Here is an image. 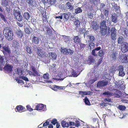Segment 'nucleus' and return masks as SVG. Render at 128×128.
<instances>
[{"label": "nucleus", "mask_w": 128, "mask_h": 128, "mask_svg": "<svg viewBox=\"0 0 128 128\" xmlns=\"http://www.w3.org/2000/svg\"><path fill=\"white\" fill-rule=\"evenodd\" d=\"M5 36L6 39L8 40H11L13 39V34L12 29L9 27H6L4 30Z\"/></svg>", "instance_id": "f257e3e1"}, {"label": "nucleus", "mask_w": 128, "mask_h": 128, "mask_svg": "<svg viewBox=\"0 0 128 128\" xmlns=\"http://www.w3.org/2000/svg\"><path fill=\"white\" fill-rule=\"evenodd\" d=\"M100 24V33L102 35L105 36L106 34L107 28L106 25V21L104 20L101 21Z\"/></svg>", "instance_id": "f03ea898"}, {"label": "nucleus", "mask_w": 128, "mask_h": 128, "mask_svg": "<svg viewBox=\"0 0 128 128\" xmlns=\"http://www.w3.org/2000/svg\"><path fill=\"white\" fill-rule=\"evenodd\" d=\"M48 57V58L47 56L45 58V62L47 63H49L50 62V60L51 59L52 60H56L57 55L54 52H49L47 54Z\"/></svg>", "instance_id": "7ed1b4c3"}, {"label": "nucleus", "mask_w": 128, "mask_h": 128, "mask_svg": "<svg viewBox=\"0 0 128 128\" xmlns=\"http://www.w3.org/2000/svg\"><path fill=\"white\" fill-rule=\"evenodd\" d=\"M108 31H107L106 34H110V32H111V39L113 40H115L116 39V30L115 28H111V31H110V28L109 27L107 28Z\"/></svg>", "instance_id": "20e7f679"}, {"label": "nucleus", "mask_w": 128, "mask_h": 128, "mask_svg": "<svg viewBox=\"0 0 128 128\" xmlns=\"http://www.w3.org/2000/svg\"><path fill=\"white\" fill-rule=\"evenodd\" d=\"M13 14L15 19L16 20L20 22L22 20V17L21 15V12L19 10H14L13 12Z\"/></svg>", "instance_id": "39448f33"}, {"label": "nucleus", "mask_w": 128, "mask_h": 128, "mask_svg": "<svg viewBox=\"0 0 128 128\" xmlns=\"http://www.w3.org/2000/svg\"><path fill=\"white\" fill-rule=\"evenodd\" d=\"M108 83V81L106 80L99 81L96 84V87L101 89L103 87L107 86Z\"/></svg>", "instance_id": "423d86ee"}, {"label": "nucleus", "mask_w": 128, "mask_h": 128, "mask_svg": "<svg viewBox=\"0 0 128 128\" xmlns=\"http://www.w3.org/2000/svg\"><path fill=\"white\" fill-rule=\"evenodd\" d=\"M60 51L62 53L65 55H72L74 53V51L70 49L67 48L64 49L61 48Z\"/></svg>", "instance_id": "0eeeda50"}, {"label": "nucleus", "mask_w": 128, "mask_h": 128, "mask_svg": "<svg viewBox=\"0 0 128 128\" xmlns=\"http://www.w3.org/2000/svg\"><path fill=\"white\" fill-rule=\"evenodd\" d=\"M121 50L123 53H125L128 51V44L126 42H123L121 46Z\"/></svg>", "instance_id": "6e6552de"}, {"label": "nucleus", "mask_w": 128, "mask_h": 128, "mask_svg": "<svg viewBox=\"0 0 128 128\" xmlns=\"http://www.w3.org/2000/svg\"><path fill=\"white\" fill-rule=\"evenodd\" d=\"M31 68L32 72L30 70H28V73L31 76H38L39 75L38 73L36 68L33 66H32Z\"/></svg>", "instance_id": "1a4fd4ad"}, {"label": "nucleus", "mask_w": 128, "mask_h": 128, "mask_svg": "<svg viewBox=\"0 0 128 128\" xmlns=\"http://www.w3.org/2000/svg\"><path fill=\"white\" fill-rule=\"evenodd\" d=\"M2 52L4 55L10 56L11 53V50L8 46H4L2 47Z\"/></svg>", "instance_id": "9d476101"}, {"label": "nucleus", "mask_w": 128, "mask_h": 128, "mask_svg": "<svg viewBox=\"0 0 128 128\" xmlns=\"http://www.w3.org/2000/svg\"><path fill=\"white\" fill-rule=\"evenodd\" d=\"M34 110H42V111H44L46 110V106H44V105L42 104H39L36 106V109Z\"/></svg>", "instance_id": "9b49d317"}, {"label": "nucleus", "mask_w": 128, "mask_h": 128, "mask_svg": "<svg viewBox=\"0 0 128 128\" xmlns=\"http://www.w3.org/2000/svg\"><path fill=\"white\" fill-rule=\"evenodd\" d=\"M15 33L17 37L20 38H22V37L24 35L23 32L22 31L20 28L16 30Z\"/></svg>", "instance_id": "f8f14e48"}, {"label": "nucleus", "mask_w": 128, "mask_h": 128, "mask_svg": "<svg viewBox=\"0 0 128 128\" xmlns=\"http://www.w3.org/2000/svg\"><path fill=\"white\" fill-rule=\"evenodd\" d=\"M15 110L16 112H21L26 111V109L24 107L20 105L16 107L15 108Z\"/></svg>", "instance_id": "ddd939ff"}, {"label": "nucleus", "mask_w": 128, "mask_h": 128, "mask_svg": "<svg viewBox=\"0 0 128 128\" xmlns=\"http://www.w3.org/2000/svg\"><path fill=\"white\" fill-rule=\"evenodd\" d=\"M120 58L122 62L125 63H127L128 62V60L127 56L124 54H122L120 56Z\"/></svg>", "instance_id": "4468645a"}, {"label": "nucleus", "mask_w": 128, "mask_h": 128, "mask_svg": "<svg viewBox=\"0 0 128 128\" xmlns=\"http://www.w3.org/2000/svg\"><path fill=\"white\" fill-rule=\"evenodd\" d=\"M12 65H10L8 64H7L6 65L4 69L5 71L8 72H10L12 71Z\"/></svg>", "instance_id": "2eb2a0df"}, {"label": "nucleus", "mask_w": 128, "mask_h": 128, "mask_svg": "<svg viewBox=\"0 0 128 128\" xmlns=\"http://www.w3.org/2000/svg\"><path fill=\"white\" fill-rule=\"evenodd\" d=\"M102 94V95L108 98H109L113 96L114 95L113 94V92L108 91L104 92Z\"/></svg>", "instance_id": "dca6fc26"}, {"label": "nucleus", "mask_w": 128, "mask_h": 128, "mask_svg": "<svg viewBox=\"0 0 128 128\" xmlns=\"http://www.w3.org/2000/svg\"><path fill=\"white\" fill-rule=\"evenodd\" d=\"M91 27L94 30L96 31L98 28L99 26L97 23L94 21H93L92 23V25Z\"/></svg>", "instance_id": "f3484780"}, {"label": "nucleus", "mask_w": 128, "mask_h": 128, "mask_svg": "<svg viewBox=\"0 0 128 128\" xmlns=\"http://www.w3.org/2000/svg\"><path fill=\"white\" fill-rule=\"evenodd\" d=\"M66 9L70 11L73 10H74V6L70 2H68L66 4Z\"/></svg>", "instance_id": "a211bd4d"}, {"label": "nucleus", "mask_w": 128, "mask_h": 128, "mask_svg": "<svg viewBox=\"0 0 128 128\" xmlns=\"http://www.w3.org/2000/svg\"><path fill=\"white\" fill-rule=\"evenodd\" d=\"M101 49V47L100 46L97 47L95 48L94 49L92 50V51L91 53L92 55L94 56H97V54H96V51H98Z\"/></svg>", "instance_id": "6ab92c4d"}, {"label": "nucleus", "mask_w": 128, "mask_h": 128, "mask_svg": "<svg viewBox=\"0 0 128 128\" xmlns=\"http://www.w3.org/2000/svg\"><path fill=\"white\" fill-rule=\"evenodd\" d=\"M99 51L98 52V55L101 57L103 58L105 53V50L104 49H100Z\"/></svg>", "instance_id": "aec40b11"}, {"label": "nucleus", "mask_w": 128, "mask_h": 128, "mask_svg": "<svg viewBox=\"0 0 128 128\" xmlns=\"http://www.w3.org/2000/svg\"><path fill=\"white\" fill-rule=\"evenodd\" d=\"M73 40L74 43L76 44H78L80 42V39L78 36H74Z\"/></svg>", "instance_id": "412c9836"}, {"label": "nucleus", "mask_w": 128, "mask_h": 128, "mask_svg": "<svg viewBox=\"0 0 128 128\" xmlns=\"http://www.w3.org/2000/svg\"><path fill=\"white\" fill-rule=\"evenodd\" d=\"M112 54L110 55V57L112 60H115L116 59V56L117 53L116 51L112 50Z\"/></svg>", "instance_id": "4be33fe9"}, {"label": "nucleus", "mask_w": 128, "mask_h": 128, "mask_svg": "<svg viewBox=\"0 0 128 128\" xmlns=\"http://www.w3.org/2000/svg\"><path fill=\"white\" fill-rule=\"evenodd\" d=\"M32 42L33 43L36 44H38L39 42V40L38 37L34 36L32 40Z\"/></svg>", "instance_id": "5701e85b"}, {"label": "nucleus", "mask_w": 128, "mask_h": 128, "mask_svg": "<svg viewBox=\"0 0 128 128\" xmlns=\"http://www.w3.org/2000/svg\"><path fill=\"white\" fill-rule=\"evenodd\" d=\"M37 53L39 56L42 58L44 57L45 55L44 52L41 50L38 49Z\"/></svg>", "instance_id": "b1692460"}, {"label": "nucleus", "mask_w": 128, "mask_h": 128, "mask_svg": "<svg viewBox=\"0 0 128 128\" xmlns=\"http://www.w3.org/2000/svg\"><path fill=\"white\" fill-rule=\"evenodd\" d=\"M112 21L114 23H116L117 22V20L116 16L115 14H114L112 15Z\"/></svg>", "instance_id": "393cba45"}, {"label": "nucleus", "mask_w": 128, "mask_h": 128, "mask_svg": "<svg viewBox=\"0 0 128 128\" xmlns=\"http://www.w3.org/2000/svg\"><path fill=\"white\" fill-rule=\"evenodd\" d=\"M26 2L32 6H34L36 4L34 0H26Z\"/></svg>", "instance_id": "a878e982"}, {"label": "nucleus", "mask_w": 128, "mask_h": 128, "mask_svg": "<svg viewBox=\"0 0 128 128\" xmlns=\"http://www.w3.org/2000/svg\"><path fill=\"white\" fill-rule=\"evenodd\" d=\"M62 18L63 17L64 19L65 20H68L69 18L68 14L66 13H63L62 14Z\"/></svg>", "instance_id": "bb28decb"}, {"label": "nucleus", "mask_w": 128, "mask_h": 128, "mask_svg": "<svg viewBox=\"0 0 128 128\" xmlns=\"http://www.w3.org/2000/svg\"><path fill=\"white\" fill-rule=\"evenodd\" d=\"M62 126L63 128H68L69 126V124L66 122L62 120L61 122Z\"/></svg>", "instance_id": "cd10ccee"}, {"label": "nucleus", "mask_w": 128, "mask_h": 128, "mask_svg": "<svg viewBox=\"0 0 128 128\" xmlns=\"http://www.w3.org/2000/svg\"><path fill=\"white\" fill-rule=\"evenodd\" d=\"M78 44L79 46H78V48L80 50H83L86 46V44L81 43L80 42Z\"/></svg>", "instance_id": "c85d7f7f"}, {"label": "nucleus", "mask_w": 128, "mask_h": 128, "mask_svg": "<svg viewBox=\"0 0 128 128\" xmlns=\"http://www.w3.org/2000/svg\"><path fill=\"white\" fill-rule=\"evenodd\" d=\"M80 22L78 20H76L74 22V24L76 26V28H79L80 26Z\"/></svg>", "instance_id": "c756f323"}, {"label": "nucleus", "mask_w": 128, "mask_h": 128, "mask_svg": "<svg viewBox=\"0 0 128 128\" xmlns=\"http://www.w3.org/2000/svg\"><path fill=\"white\" fill-rule=\"evenodd\" d=\"M24 17L26 20H28L30 18L29 14L28 12L24 13L23 15Z\"/></svg>", "instance_id": "7c9ffc66"}, {"label": "nucleus", "mask_w": 128, "mask_h": 128, "mask_svg": "<svg viewBox=\"0 0 128 128\" xmlns=\"http://www.w3.org/2000/svg\"><path fill=\"white\" fill-rule=\"evenodd\" d=\"M82 10L80 7H78L74 10V12L76 14H78L82 12Z\"/></svg>", "instance_id": "2f4dec72"}, {"label": "nucleus", "mask_w": 128, "mask_h": 128, "mask_svg": "<svg viewBox=\"0 0 128 128\" xmlns=\"http://www.w3.org/2000/svg\"><path fill=\"white\" fill-rule=\"evenodd\" d=\"M88 36L89 38L88 41L89 42H92L95 40V38L94 36L91 35H89Z\"/></svg>", "instance_id": "473e14b6"}, {"label": "nucleus", "mask_w": 128, "mask_h": 128, "mask_svg": "<svg viewBox=\"0 0 128 128\" xmlns=\"http://www.w3.org/2000/svg\"><path fill=\"white\" fill-rule=\"evenodd\" d=\"M26 52L29 54L32 53V51L31 50L30 48L29 47V46H27L26 47Z\"/></svg>", "instance_id": "72a5a7b5"}, {"label": "nucleus", "mask_w": 128, "mask_h": 128, "mask_svg": "<svg viewBox=\"0 0 128 128\" xmlns=\"http://www.w3.org/2000/svg\"><path fill=\"white\" fill-rule=\"evenodd\" d=\"M118 108L120 110H124L126 109V107L122 105H119L118 106Z\"/></svg>", "instance_id": "f704fd0d"}, {"label": "nucleus", "mask_w": 128, "mask_h": 128, "mask_svg": "<svg viewBox=\"0 0 128 128\" xmlns=\"http://www.w3.org/2000/svg\"><path fill=\"white\" fill-rule=\"evenodd\" d=\"M62 86H57L56 85H54L52 88V89L55 91H57L58 89L61 88Z\"/></svg>", "instance_id": "c9c22d12"}, {"label": "nucleus", "mask_w": 128, "mask_h": 128, "mask_svg": "<svg viewBox=\"0 0 128 128\" xmlns=\"http://www.w3.org/2000/svg\"><path fill=\"white\" fill-rule=\"evenodd\" d=\"M123 40V38L122 36H120L118 39V44L122 43Z\"/></svg>", "instance_id": "e433bc0d"}, {"label": "nucleus", "mask_w": 128, "mask_h": 128, "mask_svg": "<svg viewBox=\"0 0 128 128\" xmlns=\"http://www.w3.org/2000/svg\"><path fill=\"white\" fill-rule=\"evenodd\" d=\"M64 40L65 42L66 43H69L70 42V37L68 36H66L64 38Z\"/></svg>", "instance_id": "4c0bfd02"}, {"label": "nucleus", "mask_w": 128, "mask_h": 128, "mask_svg": "<svg viewBox=\"0 0 128 128\" xmlns=\"http://www.w3.org/2000/svg\"><path fill=\"white\" fill-rule=\"evenodd\" d=\"M56 0H48V2L51 5H54L56 2Z\"/></svg>", "instance_id": "58836bf2"}, {"label": "nucleus", "mask_w": 128, "mask_h": 128, "mask_svg": "<svg viewBox=\"0 0 128 128\" xmlns=\"http://www.w3.org/2000/svg\"><path fill=\"white\" fill-rule=\"evenodd\" d=\"M84 100V102L86 104L89 105H90V103L87 97H85Z\"/></svg>", "instance_id": "ea45409f"}, {"label": "nucleus", "mask_w": 128, "mask_h": 128, "mask_svg": "<svg viewBox=\"0 0 128 128\" xmlns=\"http://www.w3.org/2000/svg\"><path fill=\"white\" fill-rule=\"evenodd\" d=\"M43 76L44 79L46 80H48L49 78V74L48 73L45 74L43 75Z\"/></svg>", "instance_id": "a19ab883"}, {"label": "nucleus", "mask_w": 128, "mask_h": 128, "mask_svg": "<svg viewBox=\"0 0 128 128\" xmlns=\"http://www.w3.org/2000/svg\"><path fill=\"white\" fill-rule=\"evenodd\" d=\"M113 7L114 8L115 11H118L120 10L119 6H118L116 4H115L113 6Z\"/></svg>", "instance_id": "79ce46f5"}, {"label": "nucleus", "mask_w": 128, "mask_h": 128, "mask_svg": "<svg viewBox=\"0 0 128 128\" xmlns=\"http://www.w3.org/2000/svg\"><path fill=\"white\" fill-rule=\"evenodd\" d=\"M20 78H21L25 80L26 82H28V79L26 77L24 76H19Z\"/></svg>", "instance_id": "37998d69"}, {"label": "nucleus", "mask_w": 128, "mask_h": 128, "mask_svg": "<svg viewBox=\"0 0 128 128\" xmlns=\"http://www.w3.org/2000/svg\"><path fill=\"white\" fill-rule=\"evenodd\" d=\"M0 17L1 18L2 20L4 22H6V21L5 18L4 16L2 13L0 12Z\"/></svg>", "instance_id": "c03bdc74"}, {"label": "nucleus", "mask_w": 128, "mask_h": 128, "mask_svg": "<svg viewBox=\"0 0 128 128\" xmlns=\"http://www.w3.org/2000/svg\"><path fill=\"white\" fill-rule=\"evenodd\" d=\"M94 44L92 42H91L89 43V46L90 47V49L91 50L93 49L94 48Z\"/></svg>", "instance_id": "a18cd8bd"}, {"label": "nucleus", "mask_w": 128, "mask_h": 128, "mask_svg": "<svg viewBox=\"0 0 128 128\" xmlns=\"http://www.w3.org/2000/svg\"><path fill=\"white\" fill-rule=\"evenodd\" d=\"M125 74V73L124 72V70L123 71H120L119 72L118 74L119 76L122 77L124 76Z\"/></svg>", "instance_id": "49530a36"}, {"label": "nucleus", "mask_w": 128, "mask_h": 128, "mask_svg": "<svg viewBox=\"0 0 128 128\" xmlns=\"http://www.w3.org/2000/svg\"><path fill=\"white\" fill-rule=\"evenodd\" d=\"M24 31L26 34H29L30 33V32L29 28H26L24 29Z\"/></svg>", "instance_id": "de8ad7c7"}, {"label": "nucleus", "mask_w": 128, "mask_h": 128, "mask_svg": "<svg viewBox=\"0 0 128 128\" xmlns=\"http://www.w3.org/2000/svg\"><path fill=\"white\" fill-rule=\"evenodd\" d=\"M79 94L81 95L82 97H83L84 96L86 95V91L80 90L79 92Z\"/></svg>", "instance_id": "09e8293b"}, {"label": "nucleus", "mask_w": 128, "mask_h": 128, "mask_svg": "<svg viewBox=\"0 0 128 128\" xmlns=\"http://www.w3.org/2000/svg\"><path fill=\"white\" fill-rule=\"evenodd\" d=\"M26 108L27 110L30 112L32 111L33 110L32 108L30 105H27L26 106Z\"/></svg>", "instance_id": "8fccbe9b"}, {"label": "nucleus", "mask_w": 128, "mask_h": 128, "mask_svg": "<svg viewBox=\"0 0 128 128\" xmlns=\"http://www.w3.org/2000/svg\"><path fill=\"white\" fill-rule=\"evenodd\" d=\"M103 11L104 12V14L106 16V17L108 16V10H103Z\"/></svg>", "instance_id": "3c124183"}, {"label": "nucleus", "mask_w": 128, "mask_h": 128, "mask_svg": "<svg viewBox=\"0 0 128 128\" xmlns=\"http://www.w3.org/2000/svg\"><path fill=\"white\" fill-rule=\"evenodd\" d=\"M16 81L17 82V83H18V84H21L22 83H23V81L22 80H20L18 78H16Z\"/></svg>", "instance_id": "603ef678"}, {"label": "nucleus", "mask_w": 128, "mask_h": 128, "mask_svg": "<svg viewBox=\"0 0 128 128\" xmlns=\"http://www.w3.org/2000/svg\"><path fill=\"white\" fill-rule=\"evenodd\" d=\"M57 122H57V120L55 118L53 119L51 122V123L54 125H55Z\"/></svg>", "instance_id": "864d4df0"}, {"label": "nucleus", "mask_w": 128, "mask_h": 128, "mask_svg": "<svg viewBox=\"0 0 128 128\" xmlns=\"http://www.w3.org/2000/svg\"><path fill=\"white\" fill-rule=\"evenodd\" d=\"M124 68L122 66H120L118 67V70L119 71V72L120 71H123L124 70Z\"/></svg>", "instance_id": "5fc2aeb1"}, {"label": "nucleus", "mask_w": 128, "mask_h": 128, "mask_svg": "<svg viewBox=\"0 0 128 128\" xmlns=\"http://www.w3.org/2000/svg\"><path fill=\"white\" fill-rule=\"evenodd\" d=\"M72 74L74 77H76L78 76L76 72L75 71H73L72 72Z\"/></svg>", "instance_id": "6e6d98bb"}, {"label": "nucleus", "mask_w": 128, "mask_h": 128, "mask_svg": "<svg viewBox=\"0 0 128 128\" xmlns=\"http://www.w3.org/2000/svg\"><path fill=\"white\" fill-rule=\"evenodd\" d=\"M42 20L44 22H46V21L47 20V17L46 14H44V16H42Z\"/></svg>", "instance_id": "4d7b16f0"}, {"label": "nucleus", "mask_w": 128, "mask_h": 128, "mask_svg": "<svg viewBox=\"0 0 128 128\" xmlns=\"http://www.w3.org/2000/svg\"><path fill=\"white\" fill-rule=\"evenodd\" d=\"M105 6V4H102L101 5V7L100 8V10H103L104 8V6Z\"/></svg>", "instance_id": "13d9d810"}, {"label": "nucleus", "mask_w": 128, "mask_h": 128, "mask_svg": "<svg viewBox=\"0 0 128 128\" xmlns=\"http://www.w3.org/2000/svg\"><path fill=\"white\" fill-rule=\"evenodd\" d=\"M97 80L96 79H91L90 80V82L91 84H92L94 83Z\"/></svg>", "instance_id": "bf43d9fd"}, {"label": "nucleus", "mask_w": 128, "mask_h": 128, "mask_svg": "<svg viewBox=\"0 0 128 128\" xmlns=\"http://www.w3.org/2000/svg\"><path fill=\"white\" fill-rule=\"evenodd\" d=\"M124 34L126 36H127L128 34V30L127 29L124 28Z\"/></svg>", "instance_id": "052dcab7"}, {"label": "nucleus", "mask_w": 128, "mask_h": 128, "mask_svg": "<svg viewBox=\"0 0 128 128\" xmlns=\"http://www.w3.org/2000/svg\"><path fill=\"white\" fill-rule=\"evenodd\" d=\"M89 18L92 19L93 17V14L92 12H90L88 14Z\"/></svg>", "instance_id": "680f3d73"}, {"label": "nucleus", "mask_w": 128, "mask_h": 128, "mask_svg": "<svg viewBox=\"0 0 128 128\" xmlns=\"http://www.w3.org/2000/svg\"><path fill=\"white\" fill-rule=\"evenodd\" d=\"M49 122L46 121L43 124V126H47L49 124Z\"/></svg>", "instance_id": "e2e57ef3"}, {"label": "nucleus", "mask_w": 128, "mask_h": 128, "mask_svg": "<svg viewBox=\"0 0 128 128\" xmlns=\"http://www.w3.org/2000/svg\"><path fill=\"white\" fill-rule=\"evenodd\" d=\"M113 94H114L113 96H114L116 97L119 98L120 97V96L118 94L116 93L115 92H113Z\"/></svg>", "instance_id": "0e129e2a"}, {"label": "nucleus", "mask_w": 128, "mask_h": 128, "mask_svg": "<svg viewBox=\"0 0 128 128\" xmlns=\"http://www.w3.org/2000/svg\"><path fill=\"white\" fill-rule=\"evenodd\" d=\"M92 92L90 91H86V95H90L92 94Z\"/></svg>", "instance_id": "69168bd1"}, {"label": "nucleus", "mask_w": 128, "mask_h": 128, "mask_svg": "<svg viewBox=\"0 0 128 128\" xmlns=\"http://www.w3.org/2000/svg\"><path fill=\"white\" fill-rule=\"evenodd\" d=\"M4 59L3 58V57L0 56V62L1 64H3L4 62Z\"/></svg>", "instance_id": "338daca9"}, {"label": "nucleus", "mask_w": 128, "mask_h": 128, "mask_svg": "<svg viewBox=\"0 0 128 128\" xmlns=\"http://www.w3.org/2000/svg\"><path fill=\"white\" fill-rule=\"evenodd\" d=\"M116 67L115 66H113L112 67V68H111L112 71L114 72L116 71Z\"/></svg>", "instance_id": "774afa93"}]
</instances>
